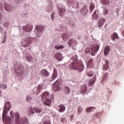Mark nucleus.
<instances>
[{
	"label": "nucleus",
	"instance_id": "38",
	"mask_svg": "<svg viewBox=\"0 0 124 124\" xmlns=\"http://www.w3.org/2000/svg\"><path fill=\"white\" fill-rule=\"evenodd\" d=\"M31 96L30 95H27V97H26V100L28 102H30V101H31Z\"/></svg>",
	"mask_w": 124,
	"mask_h": 124
},
{
	"label": "nucleus",
	"instance_id": "26",
	"mask_svg": "<svg viewBox=\"0 0 124 124\" xmlns=\"http://www.w3.org/2000/svg\"><path fill=\"white\" fill-rule=\"evenodd\" d=\"M33 110H34V109H33V108H31V107L29 108L28 111V114H29V115H32V114H34V111H33Z\"/></svg>",
	"mask_w": 124,
	"mask_h": 124
},
{
	"label": "nucleus",
	"instance_id": "31",
	"mask_svg": "<svg viewBox=\"0 0 124 124\" xmlns=\"http://www.w3.org/2000/svg\"><path fill=\"white\" fill-rule=\"evenodd\" d=\"M107 78H108V74L107 73H105L102 79V81H104L105 80H106Z\"/></svg>",
	"mask_w": 124,
	"mask_h": 124
},
{
	"label": "nucleus",
	"instance_id": "47",
	"mask_svg": "<svg viewBox=\"0 0 124 124\" xmlns=\"http://www.w3.org/2000/svg\"><path fill=\"white\" fill-rule=\"evenodd\" d=\"M1 18H2V15H1V14L0 13V20H1Z\"/></svg>",
	"mask_w": 124,
	"mask_h": 124
},
{
	"label": "nucleus",
	"instance_id": "1",
	"mask_svg": "<svg viewBox=\"0 0 124 124\" xmlns=\"http://www.w3.org/2000/svg\"><path fill=\"white\" fill-rule=\"evenodd\" d=\"M10 108H11V105H10V102H7V103L5 105L3 111V115H2V119L4 122H8V124H10L12 123V120L14 119V116H13V112L11 111L10 113L11 117H9L8 116H6V113H7L8 111L10 110Z\"/></svg>",
	"mask_w": 124,
	"mask_h": 124
},
{
	"label": "nucleus",
	"instance_id": "44",
	"mask_svg": "<svg viewBox=\"0 0 124 124\" xmlns=\"http://www.w3.org/2000/svg\"><path fill=\"white\" fill-rule=\"evenodd\" d=\"M93 80L92 81L94 83V82H95V80H96V76H94L93 78Z\"/></svg>",
	"mask_w": 124,
	"mask_h": 124
},
{
	"label": "nucleus",
	"instance_id": "4",
	"mask_svg": "<svg viewBox=\"0 0 124 124\" xmlns=\"http://www.w3.org/2000/svg\"><path fill=\"white\" fill-rule=\"evenodd\" d=\"M32 39L30 38H24L22 40L21 45L23 47H28L31 43Z\"/></svg>",
	"mask_w": 124,
	"mask_h": 124
},
{
	"label": "nucleus",
	"instance_id": "14",
	"mask_svg": "<svg viewBox=\"0 0 124 124\" xmlns=\"http://www.w3.org/2000/svg\"><path fill=\"white\" fill-rule=\"evenodd\" d=\"M32 30V25H27L23 28V30L27 32H30Z\"/></svg>",
	"mask_w": 124,
	"mask_h": 124
},
{
	"label": "nucleus",
	"instance_id": "32",
	"mask_svg": "<svg viewBox=\"0 0 124 124\" xmlns=\"http://www.w3.org/2000/svg\"><path fill=\"white\" fill-rule=\"evenodd\" d=\"M78 111L79 114H81V112H83V108H82V107L78 106Z\"/></svg>",
	"mask_w": 124,
	"mask_h": 124
},
{
	"label": "nucleus",
	"instance_id": "49",
	"mask_svg": "<svg viewBox=\"0 0 124 124\" xmlns=\"http://www.w3.org/2000/svg\"><path fill=\"white\" fill-rule=\"evenodd\" d=\"M5 41H6V39L5 38L4 39V41L2 42V43H4V42H5Z\"/></svg>",
	"mask_w": 124,
	"mask_h": 124
},
{
	"label": "nucleus",
	"instance_id": "24",
	"mask_svg": "<svg viewBox=\"0 0 124 124\" xmlns=\"http://www.w3.org/2000/svg\"><path fill=\"white\" fill-rule=\"evenodd\" d=\"M25 58L28 61V62H31L32 61V56L31 54H27L25 57Z\"/></svg>",
	"mask_w": 124,
	"mask_h": 124
},
{
	"label": "nucleus",
	"instance_id": "7",
	"mask_svg": "<svg viewBox=\"0 0 124 124\" xmlns=\"http://www.w3.org/2000/svg\"><path fill=\"white\" fill-rule=\"evenodd\" d=\"M60 82L56 81L52 85L53 89L55 92H58V91H61L62 87Z\"/></svg>",
	"mask_w": 124,
	"mask_h": 124
},
{
	"label": "nucleus",
	"instance_id": "33",
	"mask_svg": "<svg viewBox=\"0 0 124 124\" xmlns=\"http://www.w3.org/2000/svg\"><path fill=\"white\" fill-rule=\"evenodd\" d=\"M67 38H68V36H67V35H66V34L64 33L62 34V40H66V39H67Z\"/></svg>",
	"mask_w": 124,
	"mask_h": 124
},
{
	"label": "nucleus",
	"instance_id": "22",
	"mask_svg": "<svg viewBox=\"0 0 124 124\" xmlns=\"http://www.w3.org/2000/svg\"><path fill=\"white\" fill-rule=\"evenodd\" d=\"M42 85L40 84L37 87V90L36 91V92L35 93H36V94H37L38 93H40V91H41V90H42Z\"/></svg>",
	"mask_w": 124,
	"mask_h": 124
},
{
	"label": "nucleus",
	"instance_id": "50",
	"mask_svg": "<svg viewBox=\"0 0 124 124\" xmlns=\"http://www.w3.org/2000/svg\"><path fill=\"white\" fill-rule=\"evenodd\" d=\"M1 96V93H0V97Z\"/></svg>",
	"mask_w": 124,
	"mask_h": 124
},
{
	"label": "nucleus",
	"instance_id": "8",
	"mask_svg": "<svg viewBox=\"0 0 124 124\" xmlns=\"http://www.w3.org/2000/svg\"><path fill=\"white\" fill-rule=\"evenodd\" d=\"M99 50V45H94L93 47L91 48V55L92 56H94L95 53Z\"/></svg>",
	"mask_w": 124,
	"mask_h": 124
},
{
	"label": "nucleus",
	"instance_id": "25",
	"mask_svg": "<svg viewBox=\"0 0 124 124\" xmlns=\"http://www.w3.org/2000/svg\"><path fill=\"white\" fill-rule=\"evenodd\" d=\"M102 4H104L105 5H108L110 3L109 0H101Z\"/></svg>",
	"mask_w": 124,
	"mask_h": 124
},
{
	"label": "nucleus",
	"instance_id": "27",
	"mask_svg": "<svg viewBox=\"0 0 124 124\" xmlns=\"http://www.w3.org/2000/svg\"><path fill=\"white\" fill-rule=\"evenodd\" d=\"M34 111L36 113H41V112H42V109L39 108H34Z\"/></svg>",
	"mask_w": 124,
	"mask_h": 124
},
{
	"label": "nucleus",
	"instance_id": "11",
	"mask_svg": "<svg viewBox=\"0 0 124 124\" xmlns=\"http://www.w3.org/2000/svg\"><path fill=\"white\" fill-rule=\"evenodd\" d=\"M68 45H69L70 47L76 46V41L74 40V39H70L68 43Z\"/></svg>",
	"mask_w": 124,
	"mask_h": 124
},
{
	"label": "nucleus",
	"instance_id": "30",
	"mask_svg": "<svg viewBox=\"0 0 124 124\" xmlns=\"http://www.w3.org/2000/svg\"><path fill=\"white\" fill-rule=\"evenodd\" d=\"M55 14H56V12H53L52 13H51V20L52 21H54L55 20V19L56 18V16H55Z\"/></svg>",
	"mask_w": 124,
	"mask_h": 124
},
{
	"label": "nucleus",
	"instance_id": "51",
	"mask_svg": "<svg viewBox=\"0 0 124 124\" xmlns=\"http://www.w3.org/2000/svg\"><path fill=\"white\" fill-rule=\"evenodd\" d=\"M0 93H1V90H0Z\"/></svg>",
	"mask_w": 124,
	"mask_h": 124
},
{
	"label": "nucleus",
	"instance_id": "41",
	"mask_svg": "<svg viewBox=\"0 0 124 124\" xmlns=\"http://www.w3.org/2000/svg\"><path fill=\"white\" fill-rule=\"evenodd\" d=\"M92 17H93V18H96V17H97V15H96V11H94L92 16Z\"/></svg>",
	"mask_w": 124,
	"mask_h": 124
},
{
	"label": "nucleus",
	"instance_id": "52",
	"mask_svg": "<svg viewBox=\"0 0 124 124\" xmlns=\"http://www.w3.org/2000/svg\"><path fill=\"white\" fill-rule=\"evenodd\" d=\"M114 82H115V83H117V81H115Z\"/></svg>",
	"mask_w": 124,
	"mask_h": 124
},
{
	"label": "nucleus",
	"instance_id": "12",
	"mask_svg": "<svg viewBox=\"0 0 124 124\" xmlns=\"http://www.w3.org/2000/svg\"><path fill=\"white\" fill-rule=\"evenodd\" d=\"M58 14L60 15V16H64V14H65V9L64 8H59L58 9Z\"/></svg>",
	"mask_w": 124,
	"mask_h": 124
},
{
	"label": "nucleus",
	"instance_id": "16",
	"mask_svg": "<svg viewBox=\"0 0 124 124\" xmlns=\"http://www.w3.org/2000/svg\"><path fill=\"white\" fill-rule=\"evenodd\" d=\"M57 76H58V71H57V69L56 68H54L53 74L52 77V80L53 81L55 80Z\"/></svg>",
	"mask_w": 124,
	"mask_h": 124
},
{
	"label": "nucleus",
	"instance_id": "6",
	"mask_svg": "<svg viewBox=\"0 0 124 124\" xmlns=\"http://www.w3.org/2000/svg\"><path fill=\"white\" fill-rule=\"evenodd\" d=\"M44 26L43 25H36V29L37 31V36L40 37L42 35L43 32V29Z\"/></svg>",
	"mask_w": 124,
	"mask_h": 124
},
{
	"label": "nucleus",
	"instance_id": "35",
	"mask_svg": "<svg viewBox=\"0 0 124 124\" xmlns=\"http://www.w3.org/2000/svg\"><path fill=\"white\" fill-rule=\"evenodd\" d=\"M93 59H90V60H89L88 62V64L89 65V66H92V65H93Z\"/></svg>",
	"mask_w": 124,
	"mask_h": 124
},
{
	"label": "nucleus",
	"instance_id": "2",
	"mask_svg": "<svg viewBox=\"0 0 124 124\" xmlns=\"http://www.w3.org/2000/svg\"><path fill=\"white\" fill-rule=\"evenodd\" d=\"M69 68L72 70H78V72H82L84 69V65L77 63L76 60H73L69 64Z\"/></svg>",
	"mask_w": 124,
	"mask_h": 124
},
{
	"label": "nucleus",
	"instance_id": "23",
	"mask_svg": "<svg viewBox=\"0 0 124 124\" xmlns=\"http://www.w3.org/2000/svg\"><path fill=\"white\" fill-rule=\"evenodd\" d=\"M93 109H95V107H89V108H86V112H87V113H91V112H93Z\"/></svg>",
	"mask_w": 124,
	"mask_h": 124
},
{
	"label": "nucleus",
	"instance_id": "10",
	"mask_svg": "<svg viewBox=\"0 0 124 124\" xmlns=\"http://www.w3.org/2000/svg\"><path fill=\"white\" fill-rule=\"evenodd\" d=\"M40 74L43 77H48L50 75V73L46 69H44L40 71Z\"/></svg>",
	"mask_w": 124,
	"mask_h": 124
},
{
	"label": "nucleus",
	"instance_id": "21",
	"mask_svg": "<svg viewBox=\"0 0 124 124\" xmlns=\"http://www.w3.org/2000/svg\"><path fill=\"white\" fill-rule=\"evenodd\" d=\"M118 38H119V36L116 32L113 33L111 35V39L113 41L115 40V39H118Z\"/></svg>",
	"mask_w": 124,
	"mask_h": 124
},
{
	"label": "nucleus",
	"instance_id": "13",
	"mask_svg": "<svg viewBox=\"0 0 124 124\" xmlns=\"http://www.w3.org/2000/svg\"><path fill=\"white\" fill-rule=\"evenodd\" d=\"M106 21V19L104 18H101L98 21V24L99 27H102L104 25V23Z\"/></svg>",
	"mask_w": 124,
	"mask_h": 124
},
{
	"label": "nucleus",
	"instance_id": "20",
	"mask_svg": "<svg viewBox=\"0 0 124 124\" xmlns=\"http://www.w3.org/2000/svg\"><path fill=\"white\" fill-rule=\"evenodd\" d=\"M64 93H65V94H68L70 93V88H69V87L68 86H65L64 87Z\"/></svg>",
	"mask_w": 124,
	"mask_h": 124
},
{
	"label": "nucleus",
	"instance_id": "28",
	"mask_svg": "<svg viewBox=\"0 0 124 124\" xmlns=\"http://www.w3.org/2000/svg\"><path fill=\"white\" fill-rule=\"evenodd\" d=\"M54 48L55 49H56V50H60V49H63L64 46H63L62 45H59L58 46H55Z\"/></svg>",
	"mask_w": 124,
	"mask_h": 124
},
{
	"label": "nucleus",
	"instance_id": "48",
	"mask_svg": "<svg viewBox=\"0 0 124 124\" xmlns=\"http://www.w3.org/2000/svg\"><path fill=\"white\" fill-rule=\"evenodd\" d=\"M73 118H74V114L71 115V120L73 119Z\"/></svg>",
	"mask_w": 124,
	"mask_h": 124
},
{
	"label": "nucleus",
	"instance_id": "17",
	"mask_svg": "<svg viewBox=\"0 0 124 124\" xmlns=\"http://www.w3.org/2000/svg\"><path fill=\"white\" fill-rule=\"evenodd\" d=\"M87 87L86 85H83L80 88V93H85L87 92Z\"/></svg>",
	"mask_w": 124,
	"mask_h": 124
},
{
	"label": "nucleus",
	"instance_id": "3",
	"mask_svg": "<svg viewBox=\"0 0 124 124\" xmlns=\"http://www.w3.org/2000/svg\"><path fill=\"white\" fill-rule=\"evenodd\" d=\"M15 70L16 73L19 76L24 74V67L22 64H20L19 66H15Z\"/></svg>",
	"mask_w": 124,
	"mask_h": 124
},
{
	"label": "nucleus",
	"instance_id": "37",
	"mask_svg": "<svg viewBox=\"0 0 124 124\" xmlns=\"http://www.w3.org/2000/svg\"><path fill=\"white\" fill-rule=\"evenodd\" d=\"M0 89H6L7 88V86L5 84H0Z\"/></svg>",
	"mask_w": 124,
	"mask_h": 124
},
{
	"label": "nucleus",
	"instance_id": "40",
	"mask_svg": "<svg viewBox=\"0 0 124 124\" xmlns=\"http://www.w3.org/2000/svg\"><path fill=\"white\" fill-rule=\"evenodd\" d=\"M104 15H107V14H108V10H107V9H104Z\"/></svg>",
	"mask_w": 124,
	"mask_h": 124
},
{
	"label": "nucleus",
	"instance_id": "5",
	"mask_svg": "<svg viewBox=\"0 0 124 124\" xmlns=\"http://www.w3.org/2000/svg\"><path fill=\"white\" fill-rule=\"evenodd\" d=\"M42 99H46V98H50L51 100H54V94H51L50 95L49 92H46L41 95Z\"/></svg>",
	"mask_w": 124,
	"mask_h": 124
},
{
	"label": "nucleus",
	"instance_id": "45",
	"mask_svg": "<svg viewBox=\"0 0 124 124\" xmlns=\"http://www.w3.org/2000/svg\"><path fill=\"white\" fill-rule=\"evenodd\" d=\"M12 7H13L12 5H9L8 6V8H10V10L12 9Z\"/></svg>",
	"mask_w": 124,
	"mask_h": 124
},
{
	"label": "nucleus",
	"instance_id": "46",
	"mask_svg": "<svg viewBox=\"0 0 124 124\" xmlns=\"http://www.w3.org/2000/svg\"><path fill=\"white\" fill-rule=\"evenodd\" d=\"M98 115H99V113H97L95 115L96 118H98Z\"/></svg>",
	"mask_w": 124,
	"mask_h": 124
},
{
	"label": "nucleus",
	"instance_id": "29",
	"mask_svg": "<svg viewBox=\"0 0 124 124\" xmlns=\"http://www.w3.org/2000/svg\"><path fill=\"white\" fill-rule=\"evenodd\" d=\"M109 62H106V65H105V66L104 67V69L105 70H108V68H109Z\"/></svg>",
	"mask_w": 124,
	"mask_h": 124
},
{
	"label": "nucleus",
	"instance_id": "42",
	"mask_svg": "<svg viewBox=\"0 0 124 124\" xmlns=\"http://www.w3.org/2000/svg\"><path fill=\"white\" fill-rule=\"evenodd\" d=\"M94 84V82L92 80L90 81L88 84V86H92V85H93Z\"/></svg>",
	"mask_w": 124,
	"mask_h": 124
},
{
	"label": "nucleus",
	"instance_id": "36",
	"mask_svg": "<svg viewBox=\"0 0 124 124\" xmlns=\"http://www.w3.org/2000/svg\"><path fill=\"white\" fill-rule=\"evenodd\" d=\"M87 75L89 77H92V76H93V71L89 72Z\"/></svg>",
	"mask_w": 124,
	"mask_h": 124
},
{
	"label": "nucleus",
	"instance_id": "53",
	"mask_svg": "<svg viewBox=\"0 0 124 124\" xmlns=\"http://www.w3.org/2000/svg\"><path fill=\"white\" fill-rule=\"evenodd\" d=\"M46 118V117H45L44 119H45Z\"/></svg>",
	"mask_w": 124,
	"mask_h": 124
},
{
	"label": "nucleus",
	"instance_id": "34",
	"mask_svg": "<svg viewBox=\"0 0 124 124\" xmlns=\"http://www.w3.org/2000/svg\"><path fill=\"white\" fill-rule=\"evenodd\" d=\"M94 7H95L94 3H91L90 5V10H91V11H93V10L94 9Z\"/></svg>",
	"mask_w": 124,
	"mask_h": 124
},
{
	"label": "nucleus",
	"instance_id": "39",
	"mask_svg": "<svg viewBox=\"0 0 124 124\" xmlns=\"http://www.w3.org/2000/svg\"><path fill=\"white\" fill-rule=\"evenodd\" d=\"M61 123H62L63 124H65V123H66V119H65V118H62L61 120Z\"/></svg>",
	"mask_w": 124,
	"mask_h": 124
},
{
	"label": "nucleus",
	"instance_id": "19",
	"mask_svg": "<svg viewBox=\"0 0 124 124\" xmlns=\"http://www.w3.org/2000/svg\"><path fill=\"white\" fill-rule=\"evenodd\" d=\"M59 112H60V113H62L63 112H64V111H65V107H64V106H63V105H59Z\"/></svg>",
	"mask_w": 124,
	"mask_h": 124
},
{
	"label": "nucleus",
	"instance_id": "43",
	"mask_svg": "<svg viewBox=\"0 0 124 124\" xmlns=\"http://www.w3.org/2000/svg\"><path fill=\"white\" fill-rule=\"evenodd\" d=\"M9 25V22H5V23H4V27H5L6 28H7V27H8Z\"/></svg>",
	"mask_w": 124,
	"mask_h": 124
},
{
	"label": "nucleus",
	"instance_id": "15",
	"mask_svg": "<svg viewBox=\"0 0 124 124\" xmlns=\"http://www.w3.org/2000/svg\"><path fill=\"white\" fill-rule=\"evenodd\" d=\"M110 53V46H106L104 47V55L105 56H108Z\"/></svg>",
	"mask_w": 124,
	"mask_h": 124
},
{
	"label": "nucleus",
	"instance_id": "18",
	"mask_svg": "<svg viewBox=\"0 0 124 124\" xmlns=\"http://www.w3.org/2000/svg\"><path fill=\"white\" fill-rule=\"evenodd\" d=\"M54 57L59 61H61L62 60V54L61 53H57L55 54Z\"/></svg>",
	"mask_w": 124,
	"mask_h": 124
},
{
	"label": "nucleus",
	"instance_id": "9",
	"mask_svg": "<svg viewBox=\"0 0 124 124\" xmlns=\"http://www.w3.org/2000/svg\"><path fill=\"white\" fill-rule=\"evenodd\" d=\"M50 99V98H46L42 99V101L44 104H45V105H46V106H48V107H50V106H51V105H52V99Z\"/></svg>",
	"mask_w": 124,
	"mask_h": 124
}]
</instances>
